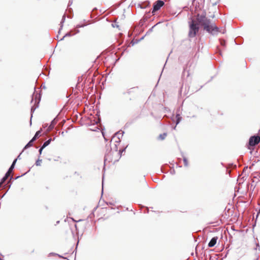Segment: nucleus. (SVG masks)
<instances>
[{"label": "nucleus", "instance_id": "obj_32", "mask_svg": "<svg viewBox=\"0 0 260 260\" xmlns=\"http://www.w3.org/2000/svg\"><path fill=\"white\" fill-rule=\"evenodd\" d=\"M219 30H220V31H219V32H221V33H222V34H224L225 32V29H223V30H222V31H221V30L219 29Z\"/></svg>", "mask_w": 260, "mask_h": 260}, {"label": "nucleus", "instance_id": "obj_1", "mask_svg": "<svg viewBox=\"0 0 260 260\" xmlns=\"http://www.w3.org/2000/svg\"><path fill=\"white\" fill-rule=\"evenodd\" d=\"M188 36L189 38H192L196 36L200 30V26L203 27L205 31L213 36H217L220 31L219 28L216 26L215 23L212 22L210 19L206 17L205 12L201 14H197L196 19L191 18V20L188 22Z\"/></svg>", "mask_w": 260, "mask_h": 260}, {"label": "nucleus", "instance_id": "obj_22", "mask_svg": "<svg viewBox=\"0 0 260 260\" xmlns=\"http://www.w3.org/2000/svg\"><path fill=\"white\" fill-rule=\"evenodd\" d=\"M183 160L184 166L188 167V160H187V158L185 157H183Z\"/></svg>", "mask_w": 260, "mask_h": 260}, {"label": "nucleus", "instance_id": "obj_49", "mask_svg": "<svg viewBox=\"0 0 260 260\" xmlns=\"http://www.w3.org/2000/svg\"><path fill=\"white\" fill-rule=\"evenodd\" d=\"M187 76H189V73H188V72H187Z\"/></svg>", "mask_w": 260, "mask_h": 260}, {"label": "nucleus", "instance_id": "obj_27", "mask_svg": "<svg viewBox=\"0 0 260 260\" xmlns=\"http://www.w3.org/2000/svg\"><path fill=\"white\" fill-rule=\"evenodd\" d=\"M117 143L115 144V146H114V147L113 148V149L116 152L117 151V149H118V148H117Z\"/></svg>", "mask_w": 260, "mask_h": 260}, {"label": "nucleus", "instance_id": "obj_35", "mask_svg": "<svg viewBox=\"0 0 260 260\" xmlns=\"http://www.w3.org/2000/svg\"><path fill=\"white\" fill-rule=\"evenodd\" d=\"M217 49H218V53L220 54V55H221V50L219 49L218 47H217Z\"/></svg>", "mask_w": 260, "mask_h": 260}, {"label": "nucleus", "instance_id": "obj_31", "mask_svg": "<svg viewBox=\"0 0 260 260\" xmlns=\"http://www.w3.org/2000/svg\"><path fill=\"white\" fill-rule=\"evenodd\" d=\"M131 124V123H129V122H127L125 124V126L124 127H127L129 126V125Z\"/></svg>", "mask_w": 260, "mask_h": 260}, {"label": "nucleus", "instance_id": "obj_21", "mask_svg": "<svg viewBox=\"0 0 260 260\" xmlns=\"http://www.w3.org/2000/svg\"><path fill=\"white\" fill-rule=\"evenodd\" d=\"M127 145L125 148H124L123 149H122L119 150V152H118V154H119V156H120V157L121 156L122 153L123 152H125V149H126V148H127Z\"/></svg>", "mask_w": 260, "mask_h": 260}, {"label": "nucleus", "instance_id": "obj_2", "mask_svg": "<svg viewBox=\"0 0 260 260\" xmlns=\"http://www.w3.org/2000/svg\"><path fill=\"white\" fill-rule=\"evenodd\" d=\"M41 95L40 92L39 93H38L36 90H35L34 93L32 95V99L31 101V103H32L34 101V104L33 106H31V109H30V113H31V117H30V123L31 124V118L32 117V113L34 112L35 110L38 108L39 105L40 103V102L41 101Z\"/></svg>", "mask_w": 260, "mask_h": 260}, {"label": "nucleus", "instance_id": "obj_33", "mask_svg": "<svg viewBox=\"0 0 260 260\" xmlns=\"http://www.w3.org/2000/svg\"><path fill=\"white\" fill-rule=\"evenodd\" d=\"M239 39H242V38H237V39L235 40V42L236 44H239V43L237 42V41H238V40Z\"/></svg>", "mask_w": 260, "mask_h": 260}, {"label": "nucleus", "instance_id": "obj_7", "mask_svg": "<svg viewBox=\"0 0 260 260\" xmlns=\"http://www.w3.org/2000/svg\"><path fill=\"white\" fill-rule=\"evenodd\" d=\"M10 174L11 173L9 172H7L5 174V175H4V176L2 178V179H1V181L0 182V184H1V187H2V185L3 184V183H4L6 180L9 177H10V180L8 181V183H9L11 181L12 179H13V176H10Z\"/></svg>", "mask_w": 260, "mask_h": 260}, {"label": "nucleus", "instance_id": "obj_34", "mask_svg": "<svg viewBox=\"0 0 260 260\" xmlns=\"http://www.w3.org/2000/svg\"><path fill=\"white\" fill-rule=\"evenodd\" d=\"M83 26H84V25H80V24H78V25L76 26V27H77V28L82 27H83Z\"/></svg>", "mask_w": 260, "mask_h": 260}, {"label": "nucleus", "instance_id": "obj_46", "mask_svg": "<svg viewBox=\"0 0 260 260\" xmlns=\"http://www.w3.org/2000/svg\"><path fill=\"white\" fill-rule=\"evenodd\" d=\"M40 156H41V155H40V153H39V156H38V157H39L38 158H40Z\"/></svg>", "mask_w": 260, "mask_h": 260}, {"label": "nucleus", "instance_id": "obj_47", "mask_svg": "<svg viewBox=\"0 0 260 260\" xmlns=\"http://www.w3.org/2000/svg\"><path fill=\"white\" fill-rule=\"evenodd\" d=\"M176 125L173 127V129H175L176 128Z\"/></svg>", "mask_w": 260, "mask_h": 260}, {"label": "nucleus", "instance_id": "obj_17", "mask_svg": "<svg viewBox=\"0 0 260 260\" xmlns=\"http://www.w3.org/2000/svg\"><path fill=\"white\" fill-rule=\"evenodd\" d=\"M65 19H66V16H65V15H63V16H62L61 21L60 22V28H59V31H58V33H60V30H61V29H62V28L63 27V23H64V22L65 21Z\"/></svg>", "mask_w": 260, "mask_h": 260}, {"label": "nucleus", "instance_id": "obj_14", "mask_svg": "<svg viewBox=\"0 0 260 260\" xmlns=\"http://www.w3.org/2000/svg\"><path fill=\"white\" fill-rule=\"evenodd\" d=\"M52 140H53V139H52L51 138L49 139L48 140H47L45 142H44V143L43 144V145L41 146L43 147V148H45L46 147H47L50 144Z\"/></svg>", "mask_w": 260, "mask_h": 260}, {"label": "nucleus", "instance_id": "obj_12", "mask_svg": "<svg viewBox=\"0 0 260 260\" xmlns=\"http://www.w3.org/2000/svg\"><path fill=\"white\" fill-rule=\"evenodd\" d=\"M17 160V158H15L13 161L12 162V164H11L10 167L9 168V169H8V172H10V173H11L13 171V169L15 167V164H16V162Z\"/></svg>", "mask_w": 260, "mask_h": 260}, {"label": "nucleus", "instance_id": "obj_26", "mask_svg": "<svg viewBox=\"0 0 260 260\" xmlns=\"http://www.w3.org/2000/svg\"><path fill=\"white\" fill-rule=\"evenodd\" d=\"M132 91H133V88H131V89H129L126 93L128 94H130Z\"/></svg>", "mask_w": 260, "mask_h": 260}, {"label": "nucleus", "instance_id": "obj_53", "mask_svg": "<svg viewBox=\"0 0 260 260\" xmlns=\"http://www.w3.org/2000/svg\"><path fill=\"white\" fill-rule=\"evenodd\" d=\"M259 211H260V210H259Z\"/></svg>", "mask_w": 260, "mask_h": 260}, {"label": "nucleus", "instance_id": "obj_11", "mask_svg": "<svg viewBox=\"0 0 260 260\" xmlns=\"http://www.w3.org/2000/svg\"><path fill=\"white\" fill-rule=\"evenodd\" d=\"M111 149L109 151V152L108 153H106V154L105 155V158H104L105 161H108L109 162H110L112 160L111 157Z\"/></svg>", "mask_w": 260, "mask_h": 260}, {"label": "nucleus", "instance_id": "obj_38", "mask_svg": "<svg viewBox=\"0 0 260 260\" xmlns=\"http://www.w3.org/2000/svg\"><path fill=\"white\" fill-rule=\"evenodd\" d=\"M41 87L44 88V89H45L46 87H45V84H42V85H41Z\"/></svg>", "mask_w": 260, "mask_h": 260}, {"label": "nucleus", "instance_id": "obj_19", "mask_svg": "<svg viewBox=\"0 0 260 260\" xmlns=\"http://www.w3.org/2000/svg\"><path fill=\"white\" fill-rule=\"evenodd\" d=\"M167 135V134L166 133H164L163 134H160L159 135L158 138L161 140H163L166 138Z\"/></svg>", "mask_w": 260, "mask_h": 260}, {"label": "nucleus", "instance_id": "obj_52", "mask_svg": "<svg viewBox=\"0 0 260 260\" xmlns=\"http://www.w3.org/2000/svg\"><path fill=\"white\" fill-rule=\"evenodd\" d=\"M105 138V140L106 141H107V139L106 138Z\"/></svg>", "mask_w": 260, "mask_h": 260}, {"label": "nucleus", "instance_id": "obj_50", "mask_svg": "<svg viewBox=\"0 0 260 260\" xmlns=\"http://www.w3.org/2000/svg\"><path fill=\"white\" fill-rule=\"evenodd\" d=\"M75 226L76 228H77V225L76 224L75 225Z\"/></svg>", "mask_w": 260, "mask_h": 260}, {"label": "nucleus", "instance_id": "obj_4", "mask_svg": "<svg viewBox=\"0 0 260 260\" xmlns=\"http://www.w3.org/2000/svg\"><path fill=\"white\" fill-rule=\"evenodd\" d=\"M165 4V3L163 1L158 0L157 1L153 6V10L152 11L151 13L153 15H154V13L156 11L159 10Z\"/></svg>", "mask_w": 260, "mask_h": 260}, {"label": "nucleus", "instance_id": "obj_36", "mask_svg": "<svg viewBox=\"0 0 260 260\" xmlns=\"http://www.w3.org/2000/svg\"><path fill=\"white\" fill-rule=\"evenodd\" d=\"M72 3H73V2H72V1H71V0H70V1H69V2L68 6H69L71 5H72Z\"/></svg>", "mask_w": 260, "mask_h": 260}, {"label": "nucleus", "instance_id": "obj_28", "mask_svg": "<svg viewBox=\"0 0 260 260\" xmlns=\"http://www.w3.org/2000/svg\"><path fill=\"white\" fill-rule=\"evenodd\" d=\"M57 253H54V252H51L49 254L48 256H51V255H57Z\"/></svg>", "mask_w": 260, "mask_h": 260}, {"label": "nucleus", "instance_id": "obj_41", "mask_svg": "<svg viewBox=\"0 0 260 260\" xmlns=\"http://www.w3.org/2000/svg\"><path fill=\"white\" fill-rule=\"evenodd\" d=\"M21 154V153L17 156V157L16 158H17V159H20V154Z\"/></svg>", "mask_w": 260, "mask_h": 260}, {"label": "nucleus", "instance_id": "obj_10", "mask_svg": "<svg viewBox=\"0 0 260 260\" xmlns=\"http://www.w3.org/2000/svg\"><path fill=\"white\" fill-rule=\"evenodd\" d=\"M141 9H145L150 6V2L149 1H145L141 3L138 5Z\"/></svg>", "mask_w": 260, "mask_h": 260}, {"label": "nucleus", "instance_id": "obj_15", "mask_svg": "<svg viewBox=\"0 0 260 260\" xmlns=\"http://www.w3.org/2000/svg\"><path fill=\"white\" fill-rule=\"evenodd\" d=\"M34 141L31 139L27 143V144L24 146L23 148V150L24 149H27L28 148L32 146L33 145Z\"/></svg>", "mask_w": 260, "mask_h": 260}, {"label": "nucleus", "instance_id": "obj_51", "mask_svg": "<svg viewBox=\"0 0 260 260\" xmlns=\"http://www.w3.org/2000/svg\"><path fill=\"white\" fill-rule=\"evenodd\" d=\"M63 133H63V132H62L61 133V134H62V135H63Z\"/></svg>", "mask_w": 260, "mask_h": 260}, {"label": "nucleus", "instance_id": "obj_44", "mask_svg": "<svg viewBox=\"0 0 260 260\" xmlns=\"http://www.w3.org/2000/svg\"><path fill=\"white\" fill-rule=\"evenodd\" d=\"M258 135L260 136V129H259L258 131V134H257Z\"/></svg>", "mask_w": 260, "mask_h": 260}, {"label": "nucleus", "instance_id": "obj_5", "mask_svg": "<svg viewBox=\"0 0 260 260\" xmlns=\"http://www.w3.org/2000/svg\"><path fill=\"white\" fill-rule=\"evenodd\" d=\"M124 132L122 131L116 132L112 138L111 141L114 140L116 143L119 144L120 142V138L123 136Z\"/></svg>", "mask_w": 260, "mask_h": 260}, {"label": "nucleus", "instance_id": "obj_16", "mask_svg": "<svg viewBox=\"0 0 260 260\" xmlns=\"http://www.w3.org/2000/svg\"><path fill=\"white\" fill-rule=\"evenodd\" d=\"M41 132V130L37 131L36 133L35 136L31 139V140L34 141H35L39 137V135H40Z\"/></svg>", "mask_w": 260, "mask_h": 260}, {"label": "nucleus", "instance_id": "obj_8", "mask_svg": "<svg viewBox=\"0 0 260 260\" xmlns=\"http://www.w3.org/2000/svg\"><path fill=\"white\" fill-rule=\"evenodd\" d=\"M217 239H218V237H213L210 240L209 242L208 243V246L209 247H214L215 245V244H216Z\"/></svg>", "mask_w": 260, "mask_h": 260}, {"label": "nucleus", "instance_id": "obj_20", "mask_svg": "<svg viewBox=\"0 0 260 260\" xmlns=\"http://www.w3.org/2000/svg\"><path fill=\"white\" fill-rule=\"evenodd\" d=\"M42 160L41 159H40V158H38L36 162H35V165L37 166H41V163H42Z\"/></svg>", "mask_w": 260, "mask_h": 260}, {"label": "nucleus", "instance_id": "obj_45", "mask_svg": "<svg viewBox=\"0 0 260 260\" xmlns=\"http://www.w3.org/2000/svg\"><path fill=\"white\" fill-rule=\"evenodd\" d=\"M94 10H96V8H94V9L92 10V12H93Z\"/></svg>", "mask_w": 260, "mask_h": 260}, {"label": "nucleus", "instance_id": "obj_3", "mask_svg": "<svg viewBox=\"0 0 260 260\" xmlns=\"http://www.w3.org/2000/svg\"><path fill=\"white\" fill-rule=\"evenodd\" d=\"M260 142V136L254 135L250 137L248 141V147H254Z\"/></svg>", "mask_w": 260, "mask_h": 260}, {"label": "nucleus", "instance_id": "obj_23", "mask_svg": "<svg viewBox=\"0 0 260 260\" xmlns=\"http://www.w3.org/2000/svg\"><path fill=\"white\" fill-rule=\"evenodd\" d=\"M157 24L154 25L152 27H151L149 30L146 32V34H145V36L149 34L152 31L153 28L157 25Z\"/></svg>", "mask_w": 260, "mask_h": 260}, {"label": "nucleus", "instance_id": "obj_39", "mask_svg": "<svg viewBox=\"0 0 260 260\" xmlns=\"http://www.w3.org/2000/svg\"><path fill=\"white\" fill-rule=\"evenodd\" d=\"M71 219L75 222H78V221H82V219H80L78 221H76L74 219V218H71Z\"/></svg>", "mask_w": 260, "mask_h": 260}, {"label": "nucleus", "instance_id": "obj_13", "mask_svg": "<svg viewBox=\"0 0 260 260\" xmlns=\"http://www.w3.org/2000/svg\"><path fill=\"white\" fill-rule=\"evenodd\" d=\"M149 18V16H144L139 21V25L142 26L145 21Z\"/></svg>", "mask_w": 260, "mask_h": 260}, {"label": "nucleus", "instance_id": "obj_18", "mask_svg": "<svg viewBox=\"0 0 260 260\" xmlns=\"http://www.w3.org/2000/svg\"><path fill=\"white\" fill-rule=\"evenodd\" d=\"M176 124L177 125L180 122L182 117H181L180 114H176Z\"/></svg>", "mask_w": 260, "mask_h": 260}, {"label": "nucleus", "instance_id": "obj_40", "mask_svg": "<svg viewBox=\"0 0 260 260\" xmlns=\"http://www.w3.org/2000/svg\"><path fill=\"white\" fill-rule=\"evenodd\" d=\"M171 174H175V170H173L172 171H171Z\"/></svg>", "mask_w": 260, "mask_h": 260}, {"label": "nucleus", "instance_id": "obj_6", "mask_svg": "<svg viewBox=\"0 0 260 260\" xmlns=\"http://www.w3.org/2000/svg\"><path fill=\"white\" fill-rule=\"evenodd\" d=\"M58 121L57 117L54 118L51 122L50 125L48 126V124H46L45 127H48L47 129V132H50L54 127L55 125L57 123Z\"/></svg>", "mask_w": 260, "mask_h": 260}, {"label": "nucleus", "instance_id": "obj_25", "mask_svg": "<svg viewBox=\"0 0 260 260\" xmlns=\"http://www.w3.org/2000/svg\"><path fill=\"white\" fill-rule=\"evenodd\" d=\"M44 148H43V147L41 146L39 150V152L40 153V155H41L42 153V151L44 149Z\"/></svg>", "mask_w": 260, "mask_h": 260}, {"label": "nucleus", "instance_id": "obj_9", "mask_svg": "<svg viewBox=\"0 0 260 260\" xmlns=\"http://www.w3.org/2000/svg\"><path fill=\"white\" fill-rule=\"evenodd\" d=\"M75 32H74V33H72L73 31H70L68 32H67L60 40V41H62L64 39V38L66 37H71L74 35H75L76 34H77L78 32H79V30L78 29H76L75 30Z\"/></svg>", "mask_w": 260, "mask_h": 260}, {"label": "nucleus", "instance_id": "obj_29", "mask_svg": "<svg viewBox=\"0 0 260 260\" xmlns=\"http://www.w3.org/2000/svg\"><path fill=\"white\" fill-rule=\"evenodd\" d=\"M151 13L150 12H148L147 13H146L144 16H149V18L150 17Z\"/></svg>", "mask_w": 260, "mask_h": 260}, {"label": "nucleus", "instance_id": "obj_24", "mask_svg": "<svg viewBox=\"0 0 260 260\" xmlns=\"http://www.w3.org/2000/svg\"><path fill=\"white\" fill-rule=\"evenodd\" d=\"M219 41H220V45L221 46H225V40L221 39H219Z\"/></svg>", "mask_w": 260, "mask_h": 260}, {"label": "nucleus", "instance_id": "obj_43", "mask_svg": "<svg viewBox=\"0 0 260 260\" xmlns=\"http://www.w3.org/2000/svg\"><path fill=\"white\" fill-rule=\"evenodd\" d=\"M145 36V35L144 36L142 37L140 39V40H143V39L144 38Z\"/></svg>", "mask_w": 260, "mask_h": 260}, {"label": "nucleus", "instance_id": "obj_42", "mask_svg": "<svg viewBox=\"0 0 260 260\" xmlns=\"http://www.w3.org/2000/svg\"><path fill=\"white\" fill-rule=\"evenodd\" d=\"M104 175L103 176V177H102V185L103 186V182H104Z\"/></svg>", "mask_w": 260, "mask_h": 260}, {"label": "nucleus", "instance_id": "obj_30", "mask_svg": "<svg viewBox=\"0 0 260 260\" xmlns=\"http://www.w3.org/2000/svg\"><path fill=\"white\" fill-rule=\"evenodd\" d=\"M57 256H58L60 258H63V259H67V257H64L63 256H62L61 255H59L58 254H57Z\"/></svg>", "mask_w": 260, "mask_h": 260}, {"label": "nucleus", "instance_id": "obj_37", "mask_svg": "<svg viewBox=\"0 0 260 260\" xmlns=\"http://www.w3.org/2000/svg\"><path fill=\"white\" fill-rule=\"evenodd\" d=\"M183 86H182L181 87V88L180 90V93H182V92L183 91Z\"/></svg>", "mask_w": 260, "mask_h": 260}, {"label": "nucleus", "instance_id": "obj_48", "mask_svg": "<svg viewBox=\"0 0 260 260\" xmlns=\"http://www.w3.org/2000/svg\"><path fill=\"white\" fill-rule=\"evenodd\" d=\"M10 186H11V184H10L9 185V188H10Z\"/></svg>", "mask_w": 260, "mask_h": 260}]
</instances>
